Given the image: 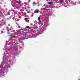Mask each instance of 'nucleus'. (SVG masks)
Wrapping results in <instances>:
<instances>
[{"label":"nucleus","instance_id":"f257e3e1","mask_svg":"<svg viewBox=\"0 0 80 80\" xmlns=\"http://www.w3.org/2000/svg\"><path fill=\"white\" fill-rule=\"evenodd\" d=\"M2 70H4L7 72V70H8V66H7L6 65H5V67L2 68V69L1 70V71H2Z\"/></svg>","mask_w":80,"mask_h":80},{"label":"nucleus","instance_id":"f03ea898","mask_svg":"<svg viewBox=\"0 0 80 80\" xmlns=\"http://www.w3.org/2000/svg\"><path fill=\"white\" fill-rule=\"evenodd\" d=\"M35 11L36 13H38L39 12V11L38 10H36Z\"/></svg>","mask_w":80,"mask_h":80},{"label":"nucleus","instance_id":"7ed1b4c3","mask_svg":"<svg viewBox=\"0 0 80 80\" xmlns=\"http://www.w3.org/2000/svg\"><path fill=\"white\" fill-rule=\"evenodd\" d=\"M17 3H18V4H20V3H21V2H19L18 1H17Z\"/></svg>","mask_w":80,"mask_h":80},{"label":"nucleus","instance_id":"20e7f679","mask_svg":"<svg viewBox=\"0 0 80 80\" xmlns=\"http://www.w3.org/2000/svg\"><path fill=\"white\" fill-rule=\"evenodd\" d=\"M48 3L49 4H52V3H53V2H48Z\"/></svg>","mask_w":80,"mask_h":80},{"label":"nucleus","instance_id":"39448f33","mask_svg":"<svg viewBox=\"0 0 80 80\" xmlns=\"http://www.w3.org/2000/svg\"><path fill=\"white\" fill-rule=\"evenodd\" d=\"M63 0H61L60 1V3H63Z\"/></svg>","mask_w":80,"mask_h":80},{"label":"nucleus","instance_id":"423d86ee","mask_svg":"<svg viewBox=\"0 0 80 80\" xmlns=\"http://www.w3.org/2000/svg\"><path fill=\"white\" fill-rule=\"evenodd\" d=\"M2 67H3V65H2V64H1L0 66V68H2Z\"/></svg>","mask_w":80,"mask_h":80},{"label":"nucleus","instance_id":"0eeeda50","mask_svg":"<svg viewBox=\"0 0 80 80\" xmlns=\"http://www.w3.org/2000/svg\"><path fill=\"white\" fill-rule=\"evenodd\" d=\"M38 20H39V21H40V18L39 17L38 18Z\"/></svg>","mask_w":80,"mask_h":80},{"label":"nucleus","instance_id":"6e6552de","mask_svg":"<svg viewBox=\"0 0 80 80\" xmlns=\"http://www.w3.org/2000/svg\"><path fill=\"white\" fill-rule=\"evenodd\" d=\"M26 28H29V26H27L26 27Z\"/></svg>","mask_w":80,"mask_h":80},{"label":"nucleus","instance_id":"1a4fd4ad","mask_svg":"<svg viewBox=\"0 0 80 80\" xmlns=\"http://www.w3.org/2000/svg\"><path fill=\"white\" fill-rule=\"evenodd\" d=\"M24 20H26V21L27 20V18H25Z\"/></svg>","mask_w":80,"mask_h":80},{"label":"nucleus","instance_id":"9d476101","mask_svg":"<svg viewBox=\"0 0 80 80\" xmlns=\"http://www.w3.org/2000/svg\"><path fill=\"white\" fill-rule=\"evenodd\" d=\"M46 23H47V21H45V24H46Z\"/></svg>","mask_w":80,"mask_h":80},{"label":"nucleus","instance_id":"9b49d317","mask_svg":"<svg viewBox=\"0 0 80 80\" xmlns=\"http://www.w3.org/2000/svg\"><path fill=\"white\" fill-rule=\"evenodd\" d=\"M8 34H10V32H9L8 33Z\"/></svg>","mask_w":80,"mask_h":80},{"label":"nucleus","instance_id":"f8f14e48","mask_svg":"<svg viewBox=\"0 0 80 80\" xmlns=\"http://www.w3.org/2000/svg\"><path fill=\"white\" fill-rule=\"evenodd\" d=\"M8 26H10V25L9 24V25H8Z\"/></svg>","mask_w":80,"mask_h":80},{"label":"nucleus","instance_id":"ddd939ff","mask_svg":"<svg viewBox=\"0 0 80 80\" xmlns=\"http://www.w3.org/2000/svg\"><path fill=\"white\" fill-rule=\"evenodd\" d=\"M15 12H14V15H15Z\"/></svg>","mask_w":80,"mask_h":80},{"label":"nucleus","instance_id":"4468645a","mask_svg":"<svg viewBox=\"0 0 80 80\" xmlns=\"http://www.w3.org/2000/svg\"><path fill=\"white\" fill-rule=\"evenodd\" d=\"M12 11H13V9H12Z\"/></svg>","mask_w":80,"mask_h":80},{"label":"nucleus","instance_id":"2eb2a0df","mask_svg":"<svg viewBox=\"0 0 80 80\" xmlns=\"http://www.w3.org/2000/svg\"><path fill=\"white\" fill-rule=\"evenodd\" d=\"M9 11L10 12H11V11H10V10H9Z\"/></svg>","mask_w":80,"mask_h":80},{"label":"nucleus","instance_id":"dca6fc26","mask_svg":"<svg viewBox=\"0 0 80 80\" xmlns=\"http://www.w3.org/2000/svg\"><path fill=\"white\" fill-rule=\"evenodd\" d=\"M12 36V35L11 34L10 35V36Z\"/></svg>","mask_w":80,"mask_h":80},{"label":"nucleus","instance_id":"f3484780","mask_svg":"<svg viewBox=\"0 0 80 80\" xmlns=\"http://www.w3.org/2000/svg\"><path fill=\"white\" fill-rule=\"evenodd\" d=\"M9 36H10V35H9Z\"/></svg>","mask_w":80,"mask_h":80},{"label":"nucleus","instance_id":"a211bd4d","mask_svg":"<svg viewBox=\"0 0 80 80\" xmlns=\"http://www.w3.org/2000/svg\"><path fill=\"white\" fill-rule=\"evenodd\" d=\"M11 37H12L11 36Z\"/></svg>","mask_w":80,"mask_h":80}]
</instances>
